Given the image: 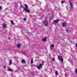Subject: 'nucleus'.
I'll use <instances>...</instances> for the list:
<instances>
[{"mask_svg": "<svg viewBox=\"0 0 77 77\" xmlns=\"http://www.w3.org/2000/svg\"><path fill=\"white\" fill-rule=\"evenodd\" d=\"M58 59H59V60H60V61H61L62 62H63V59L62 57H61L60 56H58Z\"/></svg>", "mask_w": 77, "mask_h": 77, "instance_id": "f257e3e1", "label": "nucleus"}, {"mask_svg": "<svg viewBox=\"0 0 77 77\" xmlns=\"http://www.w3.org/2000/svg\"><path fill=\"white\" fill-rule=\"evenodd\" d=\"M43 23H44V25L46 26H47L48 25V21L46 20H45L44 21H43Z\"/></svg>", "mask_w": 77, "mask_h": 77, "instance_id": "f03ea898", "label": "nucleus"}, {"mask_svg": "<svg viewBox=\"0 0 77 77\" xmlns=\"http://www.w3.org/2000/svg\"><path fill=\"white\" fill-rule=\"evenodd\" d=\"M42 64H41L39 65V66H37V67L38 69H41V68H42Z\"/></svg>", "mask_w": 77, "mask_h": 77, "instance_id": "7ed1b4c3", "label": "nucleus"}, {"mask_svg": "<svg viewBox=\"0 0 77 77\" xmlns=\"http://www.w3.org/2000/svg\"><path fill=\"white\" fill-rule=\"evenodd\" d=\"M72 2V1L71 0H69V2L70 3V7L72 8V7H73V5H72V2Z\"/></svg>", "mask_w": 77, "mask_h": 77, "instance_id": "20e7f679", "label": "nucleus"}, {"mask_svg": "<svg viewBox=\"0 0 77 77\" xmlns=\"http://www.w3.org/2000/svg\"><path fill=\"white\" fill-rule=\"evenodd\" d=\"M25 11H26V12H27L28 13H29L30 12V10L27 9L26 8H24Z\"/></svg>", "mask_w": 77, "mask_h": 77, "instance_id": "39448f33", "label": "nucleus"}, {"mask_svg": "<svg viewBox=\"0 0 77 77\" xmlns=\"http://www.w3.org/2000/svg\"><path fill=\"white\" fill-rule=\"evenodd\" d=\"M59 21V20H54V23H57Z\"/></svg>", "mask_w": 77, "mask_h": 77, "instance_id": "423d86ee", "label": "nucleus"}, {"mask_svg": "<svg viewBox=\"0 0 77 77\" xmlns=\"http://www.w3.org/2000/svg\"><path fill=\"white\" fill-rule=\"evenodd\" d=\"M9 65H12V60H9Z\"/></svg>", "mask_w": 77, "mask_h": 77, "instance_id": "0eeeda50", "label": "nucleus"}, {"mask_svg": "<svg viewBox=\"0 0 77 77\" xmlns=\"http://www.w3.org/2000/svg\"><path fill=\"white\" fill-rule=\"evenodd\" d=\"M66 23H63L62 24V26H63V27H65V26H66Z\"/></svg>", "mask_w": 77, "mask_h": 77, "instance_id": "6e6552de", "label": "nucleus"}, {"mask_svg": "<svg viewBox=\"0 0 77 77\" xmlns=\"http://www.w3.org/2000/svg\"><path fill=\"white\" fill-rule=\"evenodd\" d=\"M8 71H14V70H13L11 68L8 69Z\"/></svg>", "mask_w": 77, "mask_h": 77, "instance_id": "1a4fd4ad", "label": "nucleus"}, {"mask_svg": "<svg viewBox=\"0 0 77 77\" xmlns=\"http://www.w3.org/2000/svg\"><path fill=\"white\" fill-rule=\"evenodd\" d=\"M6 27V24H3V28H5Z\"/></svg>", "mask_w": 77, "mask_h": 77, "instance_id": "9d476101", "label": "nucleus"}, {"mask_svg": "<svg viewBox=\"0 0 77 77\" xmlns=\"http://www.w3.org/2000/svg\"><path fill=\"white\" fill-rule=\"evenodd\" d=\"M21 45V44H18L17 45V47L19 48V47H20Z\"/></svg>", "mask_w": 77, "mask_h": 77, "instance_id": "9b49d317", "label": "nucleus"}, {"mask_svg": "<svg viewBox=\"0 0 77 77\" xmlns=\"http://www.w3.org/2000/svg\"><path fill=\"white\" fill-rule=\"evenodd\" d=\"M46 41H47V39L46 38H44L43 39V42H45Z\"/></svg>", "mask_w": 77, "mask_h": 77, "instance_id": "f8f14e48", "label": "nucleus"}, {"mask_svg": "<svg viewBox=\"0 0 77 77\" xmlns=\"http://www.w3.org/2000/svg\"><path fill=\"white\" fill-rule=\"evenodd\" d=\"M54 44H53L51 45V47L52 48H53L54 47Z\"/></svg>", "mask_w": 77, "mask_h": 77, "instance_id": "ddd939ff", "label": "nucleus"}, {"mask_svg": "<svg viewBox=\"0 0 77 77\" xmlns=\"http://www.w3.org/2000/svg\"><path fill=\"white\" fill-rule=\"evenodd\" d=\"M25 6L26 8H26V9H27V8H28V6L26 5H25Z\"/></svg>", "mask_w": 77, "mask_h": 77, "instance_id": "4468645a", "label": "nucleus"}, {"mask_svg": "<svg viewBox=\"0 0 77 77\" xmlns=\"http://www.w3.org/2000/svg\"><path fill=\"white\" fill-rule=\"evenodd\" d=\"M11 23L12 24L14 25V22H13L12 21H11Z\"/></svg>", "mask_w": 77, "mask_h": 77, "instance_id": "2eb2a0df", "label": "nucleus"}, {"mask_svg": "<svg viewBox=\"0 0 77 77\" xmlns=\"http://www.w3.org/2000/svg\"><path fill=\"white\" fill-rule=\"evenodd\" d=\"M22 63H25V60H22Z\"/></svg>", "mask_w": 77, "mask_h": 77, "instance_id": "dca6fc26", "label": "nucleus"}, {"mask_svg": "<svg viewBox=\"0 0 77 77\" xmlns=\"http://www.w3.org/2000/svg\"><path fill=\"white\" fill-rule=\"evenodd\" d=\"M20 7H21L22 8H24V6L22 5L21 4H20Z\"/></svg>", "mask_w": 77, "mask_h": 77, "instance_id": "f3484780", "label": "nucleus"}, {"mask_svg": "<svg viewBox=\"0 0 77 77\" xmlns=\"http://www.w3.org/2000/svg\"><path fill=\"white\" fill-rule=\"evenodd\" d=\"M55 74H56V75H57V74H58V72H57L56 71L55 72Z\"/></svg>", "mask_w": 77, "mask_h": 77, "instance_id": "a211bd4d", "label": "nucleus"}, {"mask_svg": "<svg viewBox=\"0 0 77 77\" xmlns=\"http://www.w3.org/2000/svg\"><path fill=\"white\" fill-rule=\"evenodd\" d=\"M75 73H77V69H75Z\"/></svg>", "mask_w": 77, "mask_h": 77, "instance_id": "6ab92c4d", "label": "nucleus"}, {"mask_svg": "<svg viewBox=\"0 0 77 77\" xmlns=\"http://www.w3.org/2000/svg\"><path fill=\"white\" fill-rule=\"evenodd\" d=\"M65 76L66 77H68V75L67 74H65Z\"/></svg>", "mask_w": 77, "mask_h": 77, "instance_id": "aec40b11", "label": "nucleus"}, {"mask_svg": "<svg viewBox=\"0 0 77 77\" xmlns=\"http://www.w3.org/2000/svg\"><path fill=\"white\" fill-rule=\"evenodd\" d=\"M52 60L53 61H55V59H54V58H53L52 59Z\"/></svg>", "mask_w": 77, "mask_h": 77, "instance_id": "412c9836", "label": "nucleus"}, {"mask_svg": "<svg viewBox=\"0 0 77 77\" xmlns=\"http://www.w3.org/2000/svg\"><path fill=\"white\" fill-rule=\"evenodd\" d=\"M33 59H31V63L32 64L33 63Z\"/></svg>", "mask_w": 77, "mask_h": 77, "instance_id": "4be33fe9", "label": "nucleus"}, {"mask_svg": "<svg viewBox=\"0 0 77 77\" xmlns=\"http://www.w3.org/2000/svg\"><path fill=\"white\" fill-rule=\"evenodd\" d=\"M61 4H63V3H64V2L63 1H62L61 2Z\"/></svg>", "mask_w": 77, "mask_h": 77, "instance_id": "5701e85b", "label": "nucleus"}, {"mask_svg": "<svg viewBox=\"0 0 77 77\" xmlns=\"http://www.w3.org/2000/svg\"><path fill=\"white\" fill-rule=\"evenodd\" d=\"M23 20H24V21H26V18H23Z\"/></svg>", "mask_w": 77, "mask_h": 77, "instance_id": "b1692460", "label": "nucleus"}, {"mask_svg": "<svg viewBox=\"0 0 77 77\" xmlns=\"http://www.w3.org/2000/svg\"><path fill=\"white\" fill-rule=\"evenodd\" d=\"M66 32H67V33H68V30L67 29H66Z\"/></svg>", "mask_w": 77, "mask_h": 77, "instance_id": "393cba45", "label": "nucleus"}, {"mask_svg": "<svg viewBox=\"0 0 77 77\" xmlns=\"http://www.w3.org/2000/svg\"><path fill=\"white\" fill-rule=\"evenodd\" d=\"M2 9V6H0V10Z\"/></svg>", "mask_w": 77, "mask_h": 77, "instance_id": "a878e982", "label": "nucleus"}, {"mask_svg": "<svg viewBox=\"0 0 77 77\" xmlns=\"http://www.w3.org/2000/svg\"><path fill=\"white\" fill-rule=\"evenodd\" d=\"M44 63V61H43L42 62V63Z\"/></svg>", "mask_w": 77, "mask_h": 77, "instance_id": "bb28decb", "label": "nucleus"}, {"mask_svg": "<svg viewBox=\"0 0 77 77\" xmlns=\"http://www.w3.org/2000/svg\"><path fill=\"white\" fill-rule=\"evenodd\" d=\"M4 68H6V66H4Z\"/></svg>", "mask_w": 77, "mask_h": 77, "instance_id": "cd10ccee", "label": "nucleus"}, {"mask_svg": "<svg viewBox=\"0 0 77 77\" xmlns=\"http://www.w3.org/2000/svg\"><path fill=\"white\" fill-rule=\"evenodd\" d=\"M8 39H11V38H10V37H9V38H8Z\"/></svg>", "mask_w": 77, "mask_h": 77, "instance_id": "c85d7f7f", "label": "nucleus"}, {"mask_svg": "<svg viewBox=\"0 0 77 77\" xmlns=\"http://www.w3.org/2000/svg\"><path fill=\"white\" fill-rule=\"evenodd\" d=\"M76 46L77 47V43H76Z\"/></svg>", "mask_w": 77, "mask_h": 77, "instance_id": "c756f323", "label": "nucleus"}, {"mask_svg": "<svg viewBox=\"0 0 77 77\" xmlns=\"http://www.w3.org/2000/svg\"><path fill=\"white\" fill-rule=\"evenodd\" d=\"M67 9H68V8L67 7Z\"/></svg>", "mask_w": 77, "mask_h": 77, "instance_id": "7c9ffc66", "label": "nucleus"}, {"mask_svg": "<svg viewBox=\"0 0 77 77\" xmlns=\"http://www.w3.org/2000/svg\"><path fill=\"white\" fill-rule=\"evenodd\" d=\"M23 54H24V53H23Z\"/></svg>", "mask_w": 77, "mask_h": 77, "instance_id": "2f4dec72", "label": "nucleus"}, {"mask_svg": "<svg viewBox=\"0 0 77 77\" xmlns=\"http://www.w3.org/2000/svg\"><path fill=\"white\" fill-rule=\"evenodd\" d=\"M36 1L37 0H36Z\"/></svg>", "mask_w": 77, "mask_h": 77, "instance_id": "473e14b6", "label": "nucleus"}]
</instances>
